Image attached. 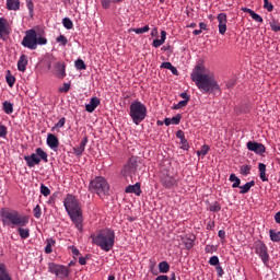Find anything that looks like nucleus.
Masks as SVG:
<instances>
[{
	"label": "nucleus",
	"instance_id": "58",
	"mask_svg": "<svg viewBox=\"0 0 280 280\" xmlns=\"http://www.w3.org/2000/svg\"><path fill=\"white\" fill-rule=\"evenodd\" d=\"M172 67H173L172 62H170V61H164V62L161 63L160 69H168V71H170V69H171Z\"/></svg>",
	"mask_w": 280,
	"mask_h": 280
},
{
	"label": "nucleus",
	"instance_id": "15",
	"mask_svg": "<svg viewBox=\"0 0 280 280\" xmlns=\"http://www.w3.org/2000/svg\"><path fill=\"white\" fill-rule=\"evenodd\" d=\"M10 23L8 22V19L0 18V38L5 40V38L10 36Z\"/></svg>",
	"mask_w": 280,
	"mask_h": 280
},
{
	"label": "nucleus",
	"instance_id": "57",
	"mask_svg": "<svg viewBox=\"0 0 280 280\" xmlns=\"http://www.w3.org/2000/svg\"><path fill=\"white\" fill-rule=\"evenodd\" d=\"M215 270H217L218 277H224V269L222 268L221 265H217Z\"/></svg>",
	"mask_w": 280,
	"mask_h": 280
},
{
	"label": "nucleus",
	"instance_id": "29",
	"mask_svg": "<svg viewBox=\"0 0 280 280\" xmlns=\"http://www.w3.org/2000/svg\"><path fill=\"white\" fill-rule=\"evenodd\" d=\"M2 110H4L7 115H12L14 113V104L9 101H4L2 103Z\"/></svg>",
	"mask_w": 280,
	"mask_h": 280
},
{
	"label": "nucleus",
	"instance_id": "54",
	"mask_svg": "<svg viewBox=\"0 0 280 280\" xmlns=\"http://www.w3.org/2000/svg\"><path fill=\"white\" fill-rule=\"evenodd\" d=\"M26 8L30 14H34V2L32 0H26Z\"/></svg>",
	"mask_w": 280,
	"mask_h": 280
},
{
	"label": "nucleus",
	"instance_id": "45",
	"mask_svg": "<svg viewBox=\"0 0 280 280\" xmlns=\"http://www.w3.org/2000/svg\"><path fill=\"white\" fill-rule=\"evenodd\" d=\"M187 104H189V101H179L177 104H175L173 106L174 110H179V108H185V106H187Z\"/></svg>",
	"mask_w": 280,
	"mask_h": 280
},
{
	"label": "nucleus",
	"instance_id": "35",
	"mask_svg": "<svg viewBox=\"0 0 280 280\" xmlns=\"http://www.w3.org/2000/svg\"><path fill=\"white\" fill-rule=\"evenodd\" d=\"M269 237L271 242H280V231L269 230Z\"/></svg>",
	"mask_w": 280,
	"mask_h": 280
},
{
	"label": "nucleus",
	"instance_id": "24",
	"mask_svg": "<svg viewBox=\"0 0 280 280\" xmlns=\"http://www.w3.org/2000/svg\"><path fill=\"white\" fill-rule=\"evenodd\" d=\"M182 242L187 250L194 248V242H196V236H183Z\"/></svg>",
	"mask_w": 280,
	"mask_h": 280
},
{
	"label": "nucleus",
	"instance_id": "26",
	"mask_svg": "<svg viewBox=\"0 0 280 280\" xmlns=\"http://www.w3.org/2000/svg\"><path fill=\"white\" fill-rule=\"evenodd\" d=\"M27 55H21L19 61H18V70L22 71V73H24V71L27 69Z\"/></svg>",
	"mask_w": 280,
	"mask_h": 280
},
{
	"label": "nucleus",
	"instance_id": "33",
	"mask_svg": "<svg viewBox=\"0 0 280 280\" xmlns=\"http://www.w3.org/2000/svg\"><path fill=\"white\" fill-rule=\"evenodd\" d=\"M159 272H161L162 275H167V272H170V262L161 261L159 264Z\"/></svg>",
	"mask_w": 280,
	"mask_h": 280
},
{
	"label": "nucleus",
	"instance_id": "56",
	"mask_svg": "<svg viewBox=\"0 0 280 280\" xmlns=\"http://www.w3.org/2000/svg\"><path fill=\"white\" fill-rule=\"evenodd\" d=\"M206 229L207 231H213V229H215V221L213 220L208 221Z\"/></svg>",
	"mask_w": 280,
	"mask_h": 280
},
{
	"label": "nucleus",
	"instance_id": "36",
	"mask_svg": "<svg viewBox=\"0 0 280 280\" xmlns=\"http://www.w3.org/2000/svg\"><path fill=\"white\" fill-rule=\"evenodd\" d=\"M209 211L212 213H219V211H222V205H220L218 201H214L210 203Z\"/></svg>",
	"mask_w": 280,
	"mask_h": 280
},
{
	"label": "nucleus",
	"instance_id": "17",
	"mask_svg": "<svg viewBox=\"0 0 280 280\" xmlns=\"http://www.w3.org/2000/svg\"><path fill=\"white\" fill-rule=\"evenodd\" d=\"M46 143L48 148H50V150H54V152H57L58 145H60V141L58 140V137H56V135L54 133L47 135Z\"/></svg>",
	"mask_w": 280,
	"mask_h": 280
},
{
	"label": "nucleus",
	"instance_id": "2",
	"mask_svg": "<svg viewBox=\"0 0 280 280\" xmlns=\"http://www.w3.org/2000/svg\"><path fill=\"white\" fill-rule=\"evenodd\" d=\"M190 78L199 91H201L203 94L222 93V90H220V84H218V81H215L213 74H211L209 69L202 65H197L194 68Z\"/></svg>",
	"mask_w": 280,
	"mask_h": 280
},
{
	"label": "nucleus",
	"instance_id": "55",
	"mask_svg": "<svg viewBox=\"0 0 280 280\" xmlns=\"http://www.w3.org/2000/svg\"><path fill=\"white\" fill-rule=\"evenodd\" d=\"M205 250L206 253L213 254L218 250V248L214 245H206Z\"/></svg>",
	"mask_w": 280,
	"mask_h": 280
},
{
	"label": "nucleus",
	"instance_id": "42",
	"mask_svg": "<svg viewBox=\"0 0 280 280\" xmlns=\"http://www.w3.org/2000/svg\"><path fill=\"white\" fill-rule=\"evenodd\" d=\"M209 145L205 144L201 147L200 151H197V156H207L209 154Z\"/></svg>",
	"mask_w": 280,
	"mask_h": 280
},
{
	"label": "nucleus",
	"instance_id": "5",
	"mask_svg": "<svg viewBox=\"0 0 280 280\" xmlns=\"http://www.w3.org/2000/svg\"><path fill=\"white\" fill-rule=\"evenodd\" d=\"M47 43L48 40L45 35L37 33V31L34 28H30L25 31V35L21 42V45L25 49L35 51V49H38V46H45Z\"/></svg>",
	"mask_w": 280,
	"mask_h": 280
},
{
	"label": "nucleus",
	"instance_id": "50",
	"mask_svg": "<svg viewBox=\"0 0 280 280\" xmlns=\"http://www.w3.org/2000/svg\"><path fill=\"white\" fill-rule=\"evenodd\" d=\"M65 124H67V119L65 117L60 118L58 122L52 127V130H56V128H63Z\"/></svg>",
	"mask_w": 280,
	"mask_h": 280
},
{
	"label": "nucleus",
	"instance_id": "30",
	"mask_svg": "<svg viewBox=\"0 0 280 280\" xmlns=\"http://www.w3.org/2000/svg\"><path fill=\"white\" fill-rule=\"evenodd\" d=\"M230 183L232 184V188L233 189H237V187H240V185H242V179H240V177H237V175H235L234 173H232L229 177Z\"/></svg>",
	"mask_w": 280,
	"mask_h": 280
},
{
	"label": "nucleus",
	"instance_id": "1",
	"mask_svg": "<svg viewBox=\"0 0 280 280\" xmlns=\"http://www.w3.org/2000/svg\"><path fill=\"white\" fill-rule=\"evenodd\" d=\"M0 218L3 226H9V229H18L21 240H27V237H30V229H24L30 224V217L21 214L14 209L2 208L0 210Z\"/></svg>",
	"mask_w": 280,
	"mask_h": 280
},
{
	"label": "nucleus",
	"instance_id": "38",
	"mask_svg": "<svg viewBox=\"0 0 280 280\" xmlns=\"http://www.w3.org/2000/svg\"><path fill=\"white\" fill-rule=\"evenodd\" d=\"M250 170H253L250 165L244 164L241 166L240 173L242 174V176H248V174H250Z\"/></svg>",
	"mask_w": 280,
	"mask_h": 280
},
{
	"label": "nucleus",
	"instance_id": "4",
	"mask_svg": "<svg viewBox=\"0 0 280 280\" xmlns=\"http://www.w3.org/2000/svg\"><path fill=\"white\" fill-rule=\"evenodd\" d=\"M92 244L98 246L101 250L110 253L115 247V231L112 229H102L96 234L91 235Z\"/></svg>",
	"mask_w": 280,
	"mask_h": 280
},
{
	"label": "nucleus",
	"instance_id": "64",
	"mask_svg": "<svg viewBox=\"0 0 280 280\" xmlns=\"http://www.w3.org/2000/svg\"><path fill=\"white\" fill-rule=\"evenodd\" d=\"M275 221H276V224H280V212H277L275 214Z\"/></svg>",
	"mask_w": 280,
	"mask_h": 280
},
{
	"label": "nucleus",
	"instance_id": "37",
	"mask_svg": "<svg viewBox=\"0 0 280 280\" xmlns=\"http://www.w3.org/2000/svg\"><path fill=\"white\" fill-rule=\"evenodd\" d=\"M74 67H75L77 71H85L86 63H84V60H82V59H77L74 61Z\"/></svg>",
	"mask_w": 280,
	"mask_h": 280
},
{
	"label": "nucleus",
	"instance_id": "12",
	"mask_svg": "<svg viewBox=\"0 0 280 280\" xmlns=\"http://www.w3.org/2000/svg\"><path fill=\"white\" fill-rule=\"evenodd\" d=\"M137 172V158H130L120 171L121 176H132Z\"/></svg>",
	"mask_w": 280,
	"mask_h": 280
},
{
	"label": "nucleus",
	"instance_id": "27",
	"mask_svg": "<svg viewBox=\"0 0 280 280\" xmlns=\"http://www.w3.org/2000/svg\"><path fill=\"white\" fill-rule=\"evenodd\" d=\"M54 246H56V240L52 237L46 240L45 253L51 255L54 253Z\"/></svg>",
	"mask_w": 280,
	"mask_h": 280
},
{
	"label": "nucleus",
	"instance_id": "48",
	"mask_svg": "<svg viewBox=\"0 0 280 280\" xmlns=\"http://www.w3.org/2000/svg\"><path fill=\"white\" fill-rule=\"evenodd\" d=\"M209 264H210V266L218 267V266H220V258L218 256H212L209 259Z\"/></svg>",
	"mask_w": 280,
	"mask_h": 280
},
{
	"label": "nucleus",
	"instance_id": "23",
	"mask_svg": "<svg viewBox=\"0 0 280 280\" xmlns=\"http://www.w3.org/2000/svg\"><path fill=\"white\" fill-rule=\"evenodd\" d=\"M7 10L19 12L21 10V0H7Z\"/></svg>",
	"mask_w": 280,
	"mask_h": 280
},
{
	"label": "nucleus",
	"instance_id": "7",
	"mask_svg": "<svg viewBox=\"0 0 280 280\" xmlns=\"http://www.w3.org/2000/svg\"><path fill=\"white\" fill-rule=\"evenodd\" d=\"M129 117L136 126H139L148 117V107L141 101H133L129 107Z\"/></svg>",
	"mask_w": 280,
	"mask_h": 280
},
{
	"label": "nucleus",
	"instance_id": "25",
	"mask_svg": "<svg viewBox=\"0 0 280 280\" xmlns=\"http://www.w3.org/2000/svg\"><path fill=\"white\" fill-rule=\"evenodd\" d=\"M0 280H12V276L8 272V267L5 264H0Z\"/></svg>",
	"mask_w": 280,
	"mask_h": 280
},
{
	"label": "nucleus",
	"instance_id": "19",
	"mask_svg": "<svg viewBox=\"0 0 280 280\" xmlns=\"http://www.w3.org/2000/svg\"><path fill=\"white\" fill-rule=\"evenodd\" d=\"M86 143H89V137L85 136L81 140L79 147L73 148L75 156H82V154H84V150H86Z\"/></svg>",
	"mask_w": 280,
	"mask_h": 280
},
{
	"label": "nucleus",
	"instance_id": "49",
	"mask_svg": "<svg viewBox=\"0 0 280 280\" xmlns=\"http://www.w3.org/2000/svg\"><path fill=\"white\" fill-rule=\"evenodd\" d=\"M180 119H183V115L177 114L171 118V121L174 126H178V124H180Z\"/></svg>",
	"mask_w": 280,
	"mask_h": 280
},
{
	"label": "nucleus",
	"instance_id": "11",
	"mask_svg": "<svg viewBox=\"0 0 280 280\" xmlns=\"http://www.w3.org/2000/svg\"><path fill=\"white\" fill-rule=\"evenodd\" d=\"M160 183L165 187V189H174L178 187V180L175 176L170 174V171H162L160 175Z\"/></svg>",
	"mask_w": 280,
	"mask_h": 280
},
{
	"label": "nucleus",
	"instance_id": "14",
	"mask_svg": "<svg viewBox=\"0 0 280 280\" xmlns=\"http://www.w3.org/2000/svg\"><path fill=\"white\" fill-rule=\"evenodd\" d=\"M52 74L58 80H65L67 78V63L65 61H58L52 69Z\"/></svg>",
	"mask_w": 280,
	"mask_h": 280
},
{
	"label": "nucleus",
	"instance_id": "18",
	"mask_svg": "<svg viewBox=\"0 0 280 280\" xmlns=\"http://www.w3.org/2000/svg\"><path fill=\"white\" fill-rule=\"evenodd\" d=\"M176 137L179 139V148L182 150H189V142L187 141V138H185V131L183 130H177L176 131Z\"/></svg>",
	"mask_w": 280,
	"mask_h": 280
},
{
	"label": "nucleus",
	"instance_id": "8",
	"mask_svg": "<svg viewBox=\"0 0 280 280\" xmlns=\"http://www.w3.org/2000/svg\"><path fill=\"white\" fill-rule=\"evenodd\" d=\"M24 161L27 165V167H36V165H40V162L49 163V158L47 152L43 150V148L35 149V152L31 155H25Z\"/></svg>",
	"mask_w": 280,
	"mask_h": 280
},
{
	"label": "nucleus",
	"instance_id": "16",
	"mask_svg": "<svg viewBox=\"0 0 280 280\" xmlns=\"http://www.w3.org/2000/svg\"><path fill=\"white\" fill-rule=\"evenodd\" d=\"M217 21L219 23V34L224 36V34H226V23H229V20L226 19V13H219L217 16Z\"/></svg>",
	"mask_w": 280,
	"mask_h": 280
},
{
	"label": "nucleus",
	"instance_id": "62",
	"mask_svg": "<svg viewBox=\"0 0 280 280\" xmlns=\"http://www.w3.org/2000/svg\"><path fill=\"white\" fill-rule=\"evenodd\" d=\"M56 61V57L51 56L49 57V60L47 62V69H51V65Z\"/></svg>",
	"mask_w": 280,
	"mask_h": 280
},
{
	"label": "nucleus",
	"instance_id": "34",
	"mask_svg": "<svg viewBox=\"0 0 280 280\" xmlns=\"http://www.w3.org/2000/svg\"><path fill=\"white\" fill-rule=\"evenodd\" d=\"M5 81L7 84L11 88L14 86V82H16V78L12 74V72H10V70H8L5 74Z\"/></svg>",
	"mask_w": 280,
	"mask_h": 280
},
{
	"label": "nucleus",
	"instance_id": "10",
	"mask_svg": "<svg viewBox=\"0 0 280 280\" xmlns=\"http://www.w3.org/2000/svg\"><path fill=\"white\" fill-rule=\"evenodd\" d=\"M48 272H50V275H55V277H57L58 279H67V277H69L70 270L69 267L65 265L49 262Z\"/></svg>",
	"mask_w": 280,
	"mask_h": 280
},
{
	"label": "nucleus",
	"instance_id": "59",
	"mask_svg": "<svg viewBox=\"0 0 280 280\" xmlns=\"http://www.w3.org/2000/svg\"><path fill=\"white\" fill-rule=\"evenodd\" d=\"M235 84H237V81L234 79H231L226 82V89H233V86H235Z\"/></svg>",
	"mask_w": 280,
	"mask_h": 280
},
{
	"label": "nucleus",
	"instance_id": "28",
	"mask_svg": "<svg viewBox=\"0 0 280 280\" xmlns=\"http://www.w3.org/2000/svg\"><path fill=\"white\" fill-rule=\"evenodd\" d=\"M258 171L260 180H262V183H268V176L266 175V164L259 163Z\"/></svg>",
	"mask_w": 280,
	"mask_h": 280
},
{
	"label": "nucleus",
	"instance_id": "44",
	"mask_svg": "<svg viewBox=\"0 0 280 280\" xmlns=\"http://www.w3.org/2000/svg\"><path fill=\"white\" fill-rule=\"evenodd\" d=\"M8 137V127L0 122V139H5Z\"/></svg>",
	"mask_w": 280,
	"mask_h": 280
},
{
	"label": "nucleus",
	"instance_id": "21",
	"mask_svg": "<svg viewBox=\"0 0 280 280\" xmlns=\"http://www.w3.org/2000/svg\"><path fill=\"white\" fill-rule=\"evenodd\" d=\"M125 191L126 194H135L136 196H141V194H143V191L141 190V184L139 183L127 186Z\"/></svg>",
	"mask_w": 280,
	"mask_h": 280
},
{
	"label": "nucleus",
	"instance_id": "20",
	"mask_svg": "<svg viewBox=\"0 0 280 280\" xmlns=\"http://www.w3.org/2000/svg\"><path fill=\"white\" fill-rule=\"evenodd\" d=\"M100 104H102V101L100 100V97L94 96L90 100V103L85 105V110L88 113H94L95 108H97Z\"/></svg>",
	"mask_w": 280,
	"mask_h": 280
},
{
	"label": "nucleus",
	"instance_id": "53",
	"mask_svg": "<svg viewBox=\"0 0 280 280\" xmlns=\"http://www.w3.org/2000/svg\"><path fill=\"white\" fill-rule=\"evenodd\" d=\"M264 8L267 12H272V10H275V5H272L268 0H264Z\"/></svg>",
	"mask_w": 280,
	"mask_h": 280
},
{
	"label": "nucleus",
	"instance_id": "41",
	"mask_svg": "<svg viewBox=\"0 0 280 280\" xmlns=\"http://www.w3.org/2000/svg\"><path fill=\"white\" fill-rule=\"evenodd\" d=\"M130 32H135V34H145V33L150 32V26L145 25L140 28H131Z\"/></svg>",
	"mask_w": 280,
	"mask_h": 280
},
{
	"label": "nucleus",
	"instance_id": "32",
	"mask_svg": "<svg viewBox=\"0 0 280 280\" xmlns=\"http://www.w3.org/2000/svg\"><path fill=\"white\" fill-rule=\"evenodd\" d=\"M252 187H255V180L247 182L245 185L240 186V194H248Z\"/></svg>",
	"mask_w": 280,
	"mask_h": 280
},
{
	"label": "nucleus",
	"instance_id": "61",
	"mask_svg": "<svg viewBox=\"0 0 280 280\" xmlns=\"http://www.w3.org/2000/svg\"><path fill=\"white\" fill-rule=\"evenodd\" d=\"M218 235H219L220 240H226V231L220 230L218 232Z\"/></svg>",
	"mask_w": 280,
	"mask_h": 280
},
{
	"label": "nucleus",
	"instance_id": "40",
	"mask_svg": "<svg viewBox=\"0 0 280 280\" xmlns=\"http://www.w3.org/2000/svg\"><path fill=\"white\" fill-rule=\"evenodd\" d=\"M62 25L66 30H73V21H71L69 18L62 19Z\"/></svg>",
	"mask_w": 280,
	"mask_h": 280
},
{
	"label": "nucleus",
	"instance_id": "52",
	"mask_svg": "<svg viewBox=\"0 0 280 280\" xmlns=\"http://www.w3.org/2000/svg\"><path fill=\"white\" fill-rule=\"evenodd\" d=\"M269 25H270L272 32H280V24L277 23V21H275V20L271 21V22L269 23Z\"/></svg>",
	"mask_w": 280,
	"mask_h": 280
},
{
	"label": "nucleus",
	"instance_id": "39",
	"mask_svg": "<svg viewBox=\"0 0 280 280\" xmlns=\"http://www.w3.org/2000/svg\"><path fill=\"white\" fill-rule=\"evenodd\" d=\"M39 191L45 198L51 195V190L49 189V187L45 186V184H40Z\"/></svg>",
	"mask_w": 280,
	"mask_h": 280
},
{
	"label": "nucleus",
	"instance_id": "6",
	"mask_svg": "<svg viewBox=\"0 0 280 280\" xmlns=\"http://www.w3.org/2000/svg\"><path fill=\"white\" fill-rule=\"evenodd\" d=\"M89 190L92 194H97L100 198H106V196H108V191H110V185L103 176H96L90 182Z\"/></svg>",
	"mask_w": 280,
	"mask_h": 280
},
{
	"label": "nucleus",
	"instance_id": "31",
	"mask_svg": "<svg viewBox=\"0 0 280 280\" xmlns=\"http://www.w3.org/2000/svg\"><path fill=\"white\" fill-rule=\"evenodd\" d=\"M125 0H101V5L104 10L110 9L113 3H124Z\"/></svg>",
	"mask_w": 280,
	"mask_h": 280
},
{
	"label": "nucleus",
	"instance_id": "13",
	"mask_svg": "<svg viewBox=\"0 0 280 280\" xmlns=\"http://www.w3.org/2000/svg\"><path fill=\"white\" fill-rule=\"evenodd\" d=\"M246 148L249 150V152H254L260 156L266 154V145H264L261 142L248 141Z\"/></svg>",
	"mask_w": 280,
	"mask_h": 280
},
{
	"label": "nucleus",
	"instance_id": "47",
	"mask_svg": "<svg viewBox=\"0 0 280 280\" xmlns=\"http://www.w3.org/2000/svg\"><path fill=\"white\" fill-rule=\"evenodd\" d=\"M70 90L71 83H63V85L58 89L60 93H69Z\"/></svg>",
	"mask_w": 280,
	"mask_h": 280
},
{
	"label": "nucleus",
	"instance_id": "43",
	"mask_svg": "<svg viewBox=\"0 0 280 280\" xmlns=\"http://www.w3.org/2000/svg\"><path fill=\"white\" fill-rule=\"evenodd\" d=\"M56 43H58L59 45H62V47H66L67 43H69V39H67V36L65 35H59L56 38Z\"/></svg>",
	"mask_w": 280,
	"mask_h": 280
},
{
	"label": "nucleus",
	"instance_id": "22",
	"mask_svg": "<svg viewBox=\"0 0 280 280\" xmlns=\"http://www.w3.org/2000/svg\"><path fill=\"white\" fill-rule=\"evenodd\" d=\"M165 40H167V32L161 31V38L154 39L152 42V47H154L155 49H159V47H161V45L165 44Z\"/></svg>",
	"mask_w": 280,
	"mask_h": 280
},
{
	"label": "nucleus",
	"instance_id": "46",
	"mask_svg": "<svg viewBox=\"0 0 280 280\" xmlns=\"http://www.w3.org/2000/svg\"><path fill=\"white\" fill-rule=\"evenodd\" d=\"M33 213H34V218H36V220H39L40 215H43V210L40 209V206L37 205L34 209H33Z\"/></svg>",
	"mask_w": 280,
	"mask_h": 280
},
{
	"label": "nucleus",
	"instance_id": "51",
	"mask_svg": "<svg viewBox=\"0 0 280 280\" xmlns=\"http://www.w3.org/2000/svg\"><path fill=\"white\" fill-rule=\"evenodd\" d=\"M252 19L256 21V23H264V18L257 14L255 11L250 14Z\"/></svg>",
	"mask_w": 280,
	"mask_h": 280
},
{
	"label": "nucleus",
	"instance_id": "60",
	"mask_svg": "<svg viewBox=\"0 0 280 280\" xmlns=\"http://www.w3.org/2000/svg\"><path fill=\"white\" fill-rule=\"evenodd\" d=\"M179 97H182L186 102H189V100H191V96H189V94H187V92H182L179 94Z\"/></svg>",
	"mask_w": 280,
	"mask_h": 280
},
{
	"label": "nucleus",
	"instance_id": "3",
	"mask_svg": "<svg viewBox=\"0 0 280 280\" xmlns=\"http://www.w3.org/2000/svg\"><path fill=\"white\" fill-rule=\"evenodd\" d=\"M63 207L71 222L74 223L75 229L82 233L84 231V225L82 224L84 222V217L82 213V203H80V200H78L75 196L67 194L66 198L63 199Z\"/></svg>",
	"mask_w": 280,
	"mask_h": 280
},
{
	"label": "nucleus",
	"instance_id": "9",
	"mask_svg": "<svg viewBox=\"0 0 280 280\" xmlns=\"http://www.w3.org/2000/svg\"><path fill=\"white\" fill-rule=\"evenodd\" d=\"M255 253L258 255L259 259H261L264 266L268 267L270 264V254L268 253V246L264 241H256L255 242Z\"/></svg>",
	"mask_w": 280,
	"mask_h": 280
},
{
	"label": "nucleus",
	"instance_id": "63",
	"mask_svg": "<svg viewBox=\"0 0 280 280\" xmlns=\"http://www.w3.org/2000/svg\"><path fill=\"white\" fill-rule=\"evenodd\" d=\"M155 280H170V277L165 276V275H161V276H158L155 278Z\"/></svg>",
	"mask_w": 280,
	"mask_h": 280
}]
</instances>
